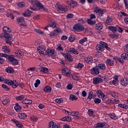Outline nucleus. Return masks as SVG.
<instances>
[{
  "label": "nucleus",
  "instance_id": "nucleus-1",
  "mask_svg": "<svg viewBox=\"0 0 128 128\" xmlns=\"http://www.w3.org/2000/svg\"><path fill=\"white\" fill-rule=\"evenodd\" d=\"M38 8H35L34 6L32 7L30 6V8L31 10L36 12L38 10H42L43 12H48V10L44 6L42 3H38L37 4Z\"/></svg>",
  "mask_w": 128,
  "mask_h": 128
},
{
  "label": "nucleus",
  "instance_id": "nucleus-2",
  "mask_svg": "<svg viewBox=\"0 0 128 128\" xmlns=\"http://www.w3.org/2000/svg\"><path fill=\"white\" fill-rule=\"evenodd\" d=\"M86 28L84 26L80 23H78L74 26L73 30L76 32H84Z\"/></svg>",
  "mask_w": 128,
  "mask_h": 128
},
{
  "label": "nucleus",
  "instance_id": "nucleus-3",
  "mask_svg": "<svg viewBox=\"0 0 128 128\" xmlns=\"http://www.w3.org/2000/svg\"><path fill=\"white\" fill-rule=\"evenodd\" d=\"M7 60H8V62H10V64H12L13 66L18 64V60L14 58V55H9Z\"/></svg>",
  "mask_w": 128,
  "mask_h": 128
},
{
  "label": "nucleus",
  "instance_id": "nucleus-4",
  "mask_svg": "<svg viewBox=\"0 0 128 128\" xmlns=\"http://www.w3.org/2000/svg\"><path fill=\"white\" fill-rule=\"evenodd\" d=\"M4 38H6V44H9V46H12V42H10V40H12V35L8 34V32H5L4 33Z\"/></svg>",
  "mask_w": 128,
  "mask_h": 128
},
{
  "label": "nucleus",
  "instance_id": "nucleus-5",
  "mask_svg": "<svg viewBox=\"0 0 128 128\" xmlns=\"http://www.w3.org/2000/svg\"><path fill=\"white\" fill-rule=\"evenodd\" d=\"M56 10L60 14H64L67 10L66 6L62 4H58L57 6Z\"/></svg>",
  "mask_w": 128,
  "mask_h": 128
},
{
  "label": "nucleus",
  "instance_id": "nucleus-6",
  "mask_svg": "<svg viewBox=\"0 0 128 128\" xmlns=\"http://www.w3.org/2000/svg\"><path fill=\"white\" fill-rule=\"evenodd\" d=\"M17 22L20 24V26H26V23L24 20V18L22 16L18 17L16 19Z\"/></svg>",
  "mask_w": 128,
  "mask_h": 128
},
{
  "label": "nucleus",
  "instance_id": "nucleus-7",
  "mask_svg": "<svg viewBox=\"0 0 128 128\" xmlns=\"http://www.w3.org/2000/svg\"><path fill=\"white\" fill-rule=\"evenodd\" d=\"M66 2L68 4L71 8H76L78 6V2L72 0H66Z\"/></svg>",
  "mask_w": 128,
  "mask_h": 128
},
{
  "label": "nucleus",
  "instance_id": "nucleus-8",
  "mask_svg": "<svg viewBox=\"0 0 128 128\" xmlns=\"http://www.w3.org/2000/svg\"><path fill=\"white\" fill-rule=\"evenodd\" d=\"M91 74L93 76H98V74H100V68H98L97 66L91 69Z\"/></svg>",
  "mask_w": 128,
  "mask_h": 128
},
{
  "label": "nucleus",
  "instance_id": "nucleus-9",
  "mask_svg": "<svg viewBox=\"0 0 128 128\" xmlns=\"http://www.w3.org/2000/svg\"><path fill=\"white\" fill-rule=\"evenodd\" d=\"M62 74L66 76H70V70L68 68H64L62 70Z\"/></svg>",
  "mask_w": 128,
  "mask_h": 128
},
{
  "label": "nucleus",
  "instance_id": "nucleus-10",
  "mask_svg": "<svg viewBox=\"0 0 128 128\" xmlns=\"http://www.w3.org/2000/svg\"><path fill=\"white\" fill-rule=\"evenodd\" d=\"M120 84L123 86H126L128 84V79L126 77L122 78L120 80Z\"/></svg>",
  "mask_w": 128,
  "mask_h": 128
},
{
  "label": "nucleus",
  "instance_id": "nucleus-11",
  "mask_svg": "<svg viewBox=\"0 0 128 128\" xmlns=\"http://www.w3.org/2000/svg\"><path fill=\"white\" fill-rule=\"evenodd\" d=\"M104 80L102 78L96 77L93 79V84H100V82H102Z\"/></svg>",
  "mask_w": 128,
  "mask_h": 128
},
{
  "label": "nucleus",
  "instance_id": "nucleus-12",
  "mask_svg": "<svg viewBox=\"0 0 128 128\" xmlns=\"http://www.w3.org/2000/svg\"><path fill=\"white\" fill-rule=\"evenodd\" d=\"M54 54V49L48 48L45 52V54L48 56H52Z\"/></svg>",
  "mask_w": 128,
  "mask_h": 128
},
{
  "label": "nucleus",
  "instance_id": "nucleus-13",
  "mask_svg": "<svg viewBox=\"0 0 128 128\" xmlns=\"http://www.w3.org/2000/svg\"><path fill=\"white\" fill-rule=\"evenodd\" d=\"M60 32V29H56L52 32H51L50 34H49V36L51 38H54V36H58V34Z\"/></svg>",
  "mask_w": 128,
  "mask_h": 128
},
{
  "label": "nucleus",
  "instance_id": "nucleus-14",
  "mask_svg": "<svg viewBox=\"0 0 128 128\" xmlns=\"http://www.w3.org/2000/svg\"><path fill=\"white\" fill-rule=\"evenodd\" d=\"M62 54L66 58V60H68V62H72L73 60L72 55H68L64 53H62Z\"/></svg>",
  "mask_w": 128,
  "mask_h": 128
},
{
  "label": "nucleus",
  "instance_id": "nucleus-15",
  "mask_svg": "<svg viewBox=\"0 0 128 128\" xmlns=\"http://www.w3.org/2000/svg\"><path fill=\"white\" fill-rule=\"evenodd\" d=\"M68 52L70 54H80V52H78V49L74 48H70L68 49Z\"/></svg>",
  "mask_w": 128,
  "mask_h": 128
},
{
  "label": "nucleus",
  "instance_id": "nucleus-16",
  "mask_svg": "<svg viewBox=\"0 0 128 128\" xmlns=\"http://www.w3.org/2000/svg\"><path fill=\"white\" fill-rule=\"evenodd\" d=\"M49 126L50 128H62V126H60V124H54V122H49Z\"/></svg>",
  "mask_w": 128,
  "mask_h": 128
},
{
  "label": "nucleus",
  "instance_id": "nucleus-17",
  "mask_svg": "<svg viewBox=\"0 0 128 128\" xmlns=\"http://www.w3.org/2000/svg\"><path fill=\"white\" fill-rule=\"evenodd\" d=\"M28 2L33 6H30L32 8H34H34H38V4L40 3V1H36V0H28Z\"/></svg>",
  "mask_w": 128,
  "mask_h": 128
},
{
  "label": "nucleus",
  "instance_id": "nucleus-18",
  "mask_svg": "<svg viewBox=\"0 0 128 128\" xmlns=\"http://www.w3.org/2000/svg\"><path fill=\"white\" fill-rule=\"evenodd\" d=\"M94 12H96V14H100L101 16L104 14V10L98 7H96L94 8Z\"/></svg>",
  "mask_w": 128,
  "mask_h": 128
},
{
  "label": "nucleus",
  "instance_id": "nucleus-19",
  "mask_svg": "<svg viewBox=\"0 0 128 128\" xmlns=\"http://www.w3.org/2000/svg\"><path fill=\"white\" fill-rule=\"evenodd\" d=\"M15 54L18 58H24V52L20 50H18L16 51V52H15Z\"/></svg>",
  "mask_w": 128,
  "mask_h": 128
},
{
  "label": "nucleus",
  "instance_id": "nucleus-20",
  "mask_svg": "<svg viewBox=\"0 0 128 128\" xmlns=\"http://www.w3.org/2000/svg\"><path fill=\"white\" fill-rule=\"evenodd\" d=\"M5 72L8 74H14V70L12 67L8 66L5 69Z\"/></svg>",
  "mask_w": 128,
  "mask_h": 128
},
{
  "label": "nucleus",
  "instance_id": "nucleus-21",
  "mask_svg": "<svg viewBox=\"0 0 128 128\" xmlns=\"http://www.w3.org/2000/svg\"><path fill=\"white\" fill-rule=\"evenodd\" d=\"M98 68L99 70H104L106 68V64H104L100 63L98 64V65L96 66Z\"/></svg>",
  "mask_w": 128,
  "mask_h": 128
},
{
  "label": "nucleus",
  "instance_id": "nucleus-22",
  "mask_svg": "<svg viewBox=\"0 0 128 128\" xmlns=\"http://www.w3.org/2000/svg\"><path fill=\"white\" fill-rule=\"evenodd\" d=\"M84 60L86 64H92V57L88 56L84 58Z\"/></svg>",
  "mask_w": 128,
  "mask_h": 128
},
{
  "label": "nucleus",
  "instance_id": "nucleus-23",
  "mask_svg": "<svg viewBox=\"0 0 128 128\" xmlns=\"http://www.w3.org/2000/svg\"><path fill=\"white\" fill-rule=\"evenodd\" d=\"M106 64H108V66H112L114 64V62L112 60H110V58H108L106 60Z\"/></svg>",
  "mask_w": 128,
  "mask_h": 128
},
{
  "label": "nucleus",
  "instance_id": "nucleus-24",
  "mask_svg": "<svg viewBox=\"0 0 128 128\" xmlns=\"http://www.w3.org/2000/svg\"><path fill=\"white\" fill-rule=\"evenodd\" d=\"M2 50L4 52H6L7 54H8V52H10V49L9 47H8V46H2Z\"/></svg>",
  "mask_w": 128,
  "mask_h": 128
},
{
  "label": "nucleus",
  "instance_id": "nucleus-25",
  "mask_svg": "<svg viewBox=\"0 0 128 128\" xmlns=\"http://www.w3.org/2000/svg\"><path fill=\"white\" fill-rule=\"evenodd\" d=\"M37 48L38 50H40L39 52L41 54H44V52L46 50V46H39Z\"/></svg>",
  "mask_w": 128,
  "mask_h": 128
},
{
  "label": "nucleus",
  "instance_id": "nucleus-26",
  "mask_svg": "<svg viewBox=\"0 0 128 128\" xmlns=\"http://www.w3.org/2000/svg\"><path fill=\"white\" fill-rule=\"evenodd\" d=\"M14 108L15 110H16V112H20V110H22V106H20L18 104V103H16L15 104V106H14Z\"/></svg>",
  "mask_w": 128,
  "mask_h": 128
},
{
  "label": "nucleus",
  "instance_id": "nucleus-27",
  "mask_svg": "<svg viewBox=\"0 0 128 128\" xmlns=\"http://www.w3.org/2000/svg\"><path fill=\"white\" fill-rule=\"evenodd\" d=\"M39 70L41 72H44V74H48V68L46 67H40Z\"/></svg>",
  "mask_w": 128,
  "mask_h": 128
},
{
  "label": "nucleus",
  "instance_id": "nucleus-28",
  "mask_svg": "<svg viewBox=\"0 0 128 128\" xmlns=\"http://www.w3.org/2000/svg\"><path fill=\"white\" fill-rule=\"evenodd\" d=\"M106 124L104 122L98 123L96 124L94 126V128H104Z\"/></svg>",
  "mask_w": 128,
  "mask_h": 128
},
{
  "label": "nucleus",
  "instance_id": "nucleus-29",
  "mask_svg": "<svg viewBox=\"0 0 128 128\" xmlns=\"http://www.w3.org/2000/svg\"><path fill=\"white\" fill-rule=\"evenodd\" d=\"M108 30H111L112 32L114 34L116 32V31L118 30V28L116 26H109L108 27Z\"/></svg>",
  "mask_w": 128,
  "mask_h": 128
},
{
  "label": "nucleus",
  "instance_id": "nucleus-30",
  "mask_svg": "<svg viewBox=\"0 0 128 128\" xmlns=\"http://www.w3.org/2000/svg\"><path fill=\"white\" fill-rule=\"evenodd\" d=\"M44 92H52V87L48 86H46L44 88Z\"/></svg>",
  "mask_w": 128,
  "mask_h": 128
},
{
  "label": "nucleus",
  "instance_id": "nucleus-31",
  "mask_svg": "<svg viewBox=\"0 0 128 128\" xmlns=\"http://www.w3.org/2000/svg\"><path fill=\"white\" fill-rule=\"evenodd\" d=\"M95 28H96L98 30H100L102 29V25L100 23H98L96 24Z\"/></svg>",
  "mask_w": 128,
  "mask_h": 128
},
{
  "label": "nucleus",
  "instance_id": "nucleus-32",
  "mask_svg": "<svg viewBox=\"0 0 128 128\" xmlns=\"http://www.w3.org/2000/svg\"><path fill=\"white\" fill-rule=\"evenodd\" d=\"M22 103L24 104H32V101L30 100L26 99L22 101Z\"/></svg>",
  "mask_w": 128,
  "mask_h": 128
},
{
  "label": "nucleus",
  "instance_id": "nucleus-33",
  "mask_svg": "<svg viewBox=\"0 0 128 128\" xmlns=\"http://www.w3.org/2000/svg\"><path fill=\"white\" fill-rule=\"evenodd\" d=\"M109 94H110V96H113V98H118V94L114 91L109 92Z\"/></svg>",
  "mask_w": 128,
  "mask_h": 128
},
{
  "label": "nucleus",
  "instance_id": "nucleus-34",
  "mask_svg": "<svg viewBox=\"0 0 128 128\" xmlns=\"http://www.w3.org/2000/svg\"><path fill=\"white\" fill-rule=\"evenodd\" d=\"M96 49L99 52H104V48L102 46H101L100 44H97Z\"/></svg>",
  "mask_w": 128,
  "mask_h": 128
},
{
  "label": "nucleus",
  "instance_id": "nucleus-35",
  "mask_svg": "<svg viewBox=\"0 0 128 128\" xmlns=\"http://www.w3.org/2000/svg\"><path fill=\"white\" fill-rule=\"evenodd\" d=\"M18 81H16V80H14L12 81V84H11V86L13 88H18Z\"/></svg>",
  "mask_w": 128,
  "mask_h": 128
},
{
  "label": "nucleus",
  "instance_id": "nucleus-36",
  "mask_svg": "<svg viewBox=\"0 0 128 128\" xmlns=\"http://www.w3.org/2000/svg\"><path fill=\"white\" fill-rule=\"evenodd\" d=\"M61 120L66 122H72V117L66 116L61 119Z\"/></svg>",
  "mask_w": 128,
  "mask_h": 128
},
{
  "label": "nucleus",
  "instance_id": "nucleus-37",
  "mask_svg": "<svg viewBox=\"0 0 128 128\" xmlns=\"http://www.w3.org/2000/svg\"><path fill=\"white\" fill-rule=\"evenodd\" d=\"M121 58L125 60H128V54L126 53H123L121 54Z\"/></svg>",
  "mask_w": 128,
  "mask_h": 128
},
{
  "label": "nucleus",
  "instance_id": "nucleus-38",
  "mask_svg": "<svg viewBox=\"0 0 128 128\" xmlns=\"http://www.w3.org/2000/svg\"><path fill=\"white\" fill-rule=\"evenodd\" d=\"M96 21H92V19L88 18L87 20V24L90 26H94L96 24Z\"/></svg>",
  "mask_w": 128,
  "mask_h": 128
},
{
  "label": "nucleus",
  "instance_id": "nucleus-39",
  "mask_svg": "<svg viewBox=\"0 0 128 128\" xmlns=\"http://www.w3.org/2000/svg\"><path fill=\"white\" fill-rule=\"evenodd\" d=\"M18 118H21L22 120L24 118H26V114L24 113H19Z\"/></svg>",
  "mask_w": 128,
  "mask_h": 128
},
{
  "label": "nucleus",
  "instance_id": "nucleus-40",
  "mask_svg": "<svg viewBox=\"0 0 128 128\" xmlns=\"http://www.w3.org/2000/svg\"><path fill=\"white\" fill-rule=\"evenodd\" d=\"M10 100L8 98H3L2 100V102L3 104H8L10 102Z\"/></svg>",
  "mask_w": 128,
  "mask_h": 128
},
{
  "label": "nucleus",
  "instance_id": "nucleus-41",
  "mask_svg": "<svg viewBox=\"0 0 128 128\" xmlns=\"http://www.w3.org/2000/svg\"><path fill=\"white\" fill-rule=\"evenodd\" d=\"M118 108H124V110H128V106L126 104H118Z\"/></svg>",
  "mask_w": 128,
  "mask_h": 128
},
{
  "label": "nucleus",
  "instance_id": "nucleus-42",
  "mask_svg": "<svg viewBox=\"0 0 128 128\" xmlns=\"http://www.w3.org/2000/svg\"><path fill=\"white\" fill-rule=\"evenodd\" d=\"M12 80L6 79L4 80V84H6L8 86H12Z\"/></svg>",
  "mask_w": 128,
  "mask_h": 128
},
{
  "label": "nucleus",
  "instance_id": "nucleus-43",
  "mask_svg": "<svg viewBox=\"0 0 128 128\" xmlns=\"http://www.w3.org/2000/svg\"><path fill=\"white\" fill-rule=\"evenodd\" d=\"M30 12L32 14V11H30V10H28V12H26L25 13H23V16H30Z\"/></svg>",
  "mask_w": 128,
  "mask_h": 128
},
{
  "label": "nucleus",
  "instance_id": "nucleus-44",
  "mask_svg": "<svg viewBox=\"0 0 128 128\" xmlns=\"http://www.w3.org/2000/svg\"><path fill=\"white\" fill-rule=\"evenodd\" d=\"M86 40H88V38L86 37H85V38H84L80 40L79 41V43L80 44H84V42H86Z\"/></svg>",
  "mask_w": 128,
  "mask_h": 128
},
{
  "label": "nucleus",
  "instance_id": "nucleus-45",
  "mask_svg": "<svg viewBox=\"0 0 128 128\" xmlns=\"http://www.w3.org/2000/svg\"><path fill=\"white\" fill-rule=\"evenodd\" d=\"M84 66V65L83 64H81V63H78L77 65L75 66V68H80V69L82 68Z\"/></svg>",
  "mask_w": 128,
  "mask_h": 128
},
{
  "label": "nucleus",
  "instance_id": "nucleus-46",
  "mask_svg": "<svg viewBox=\"0 0 128 128\" xmlns=\"http://www.w3.org/2000/svg\"><path fill=\"white\" fill-rule=\"evenodd\" d=\"M76 40V36H74V35H72L70 37L68 38V40L70 42H73L74 41Z\"/></svg>",
  "mask_w": 128,
  "mask_h": 128
},
{
  "label": "nucleus",
  "instance_id": "nucleus-47",
  "mask_svg": "<svg viewBox=\"0 0 128 128\" xmlns=\"http://www.w3.org/2000/svg\"><path fill=\"white\" fill-rule=\"evenodd\" d=\"M6 16L8 18H10L12 20L14 18V14L12 13L8 12L6 14Z\"/></svg>",
  "mask_w": 128,
  "mask_h": 128
},
{
  "label": "nucleus",
  "instance_id": "nucleus-48",
  "mask_svg": "<svg viewBox=\"0 0 128 128\" xmlns=\"http://www.w3.org/2000/svg\"><path fill=\"white\" fill-rule=\"evenodd\" d=\"M56 50L58 52H64V48L62 46V44H59Z\"/></svg>",
  "mask_w": 128,
  "mask_h": 128
},
{
  "label": "nucleus",
  "instance_id": "nucleus-49",
  "mask_svg": "<svg viewBox=\"0 0 128 128\" xmlns=\"http://www.w3.org/2000/svg\"><path fill=\"white\" fill-rule=\"evenodd\" d=\"M70 100H78V97L76 96V95L70 94Z\"/></svg>",
  "mask_w": 128,
  "mask_h": 128
},
{
  "label": "nucleus",
  "instance_id": "nucleus-50",
  "mask_svg": "<svg viewBox=\"0 0 128 128\" xmlns=\"http://www.w3.org/2000/svg\"><path fill=\"white\" fill-rule=\"evenodd\" d=\"M3 30L4 32H10V29L8 27L5 26L3 28Z\"/></svg>",
  "mask_w": 128,
  "mask_h": 128
},
{
  "label": "nucleus",
  "instance_id": "nucleus-51",
  "mask_svg": "<svg viewBox=\"0 0 128 128\" xmlns=\"http://www.w3.org/2000/svg\"><path fill=\"white\" fill-rule=\"evenodd\" d=\"M100 44L103 48H104L106 46H108V43L102 41L100 42Z\"/></svg>",
  "mask_w": 128,
  "mask_h": 128
},
{
  "label": "nucleus",
  "instance_id": "nucleus-52",
  "mask_svg": "<svg viewBox=\"0 0 128 128\" xmlns=\"http://www.w3.org/2000/svg\"><path fill=\"white\" fill-rule=\"evenodd\" d=\"M112 22V18L108 16L106 21V24H110V22Z\"/></svg>",
  "mask_w": 128,
  "mask_h": 128
},
{
  "label": "nucleus",
  "instance_id": "nucleus-53",
  "mask_svg": "<svg viewBox=\"0 0 128 128\" xmlns=\"http://www.w3.org/2000/svg\"><path fill=\"white\" fill-rule=\"evenodd\" d=\"M94 103L96 104H100L102 100L99 98H95L94 100Z\"/></svg>",
  "mask_w": 128,
  "mask_h": 128
},
{
  "label": "nucleus",
  "instance_id": "nucleus-54",
  "mask_svg": "<svg viewBox=\"0 0 128 128\" xmlns=\"http://www.w3.org/2000/svg\"><path fill=\"white\" fill-rule=\"evenodd\" d=\"M92 96H94V92H89V95L87 98V100H92Z\"/></svg>",
  "mask_w": 128,
  "mask_h": 128
},
{
  "label": "nucleus",
  "instance_id": "nucleus-55",
  "mask_svg": "<svg viewBox=\"0 0 128 128\" xmlns=\"http://www.w3.org/2000/svg\"><path fill=\"white\" fill-rule=\"evenodd\" d=\"M27 70L30 71V70L31 72H38V69L36 68H34V67H32V68H28L27 69Z\"/></svg>",
  "mask_w": 128,
  "mask_h": 128
},
{
  "label": "nucleus",
  "instance_id": "nucleus-56",
  "mask_svg": "<svg viewBox=\"0 0 128 128\" xmlns=\"http://www.w3.org/2000/svg\"><path fill=\"white\" fill-rule=\"evenodd\" d=\"M24 98V95H21L18 97H16V100H22Z\"/></svg>",
  "mask_w": 128,
  "mask_h": 128
},
{
  "label": "nucleus",
  "instance_id": "nucleus-57",
  "mask_svg": "<svg viewBox=\"0 0 128 128\" xmlns=\"http://www.w3.org/2000/svg\"><path fill=\"white\" fill-rule=\"evenodd\" d=\"M9 55L6 54L0 53V58H6L8 59Z\"/></svg>",
  "mask_w": 128,
  "mask_h": 128
},
{
  "label": "nucleus",
  "instance_id": "nucleus-58",
  "mask_svg": "<svg viewBox=\"0 0 128 128\" xmlns=\"http://www.w3.org/2000/svg\"><path fill=\"white\" fill-rule=\"evenodd\" d=\"M88 114L90 116H92V118H94V111L90 110H88Z\"/></svg>",
  "mask_w": 128,
  "mask_h": 128
},
{
  "label": "nucleus",
  "instance_id": "nucleus-59",
  "mask_svg": "<svg viewBox=\"0 0 128 128\" xmlns=\"http://www.w3.org/2000/svg\"><path fill=\"white\" fill-rule=\"evenodd\" d=\"M72 78L74 80H78V76H77L76 74H72Z\"/></svg>",
  "mask_w": 128,
  "mask_h": 128
},
{
  "label": "nucleus",
  "instance_id": "nucleus-60",
  "mask_svg": "<svg viewBox=\"0 0 128 128\" xmlns=\"http://www.w3.org/2000/svg\"><path fill=\"white\" fill-rule=\"evenodd\" d=\"M34 32H37V34H44V32L40 30V29H34Z\"/></svg>",
  "mask_w": 128,
  "mask_h": 128
},
{
  "label": "nucleus",
  "instance_id": "nucleus-61",
  "mask_svg": "<svg viewBox=\"0 0 128 128\" xmlns=\"http://www.w3.org/2000/svg\"><path fill=\"white\" fill-rule=\"evenodd\" d=\"M18 6L20 8H24V6H26V4H24V2H20L18 4Z\"/></svg>",
  "mask_w": 128,
  "mask_h": 128
},
{
  "label": "nucleus",
  "instance_id": "nucleus-62",
  "mask_svg": "<svg viewBox=\"0 0 128 128\" xmlns=\"http://www.w3.org/2000/svg\"><path fill=\"white\" fill-rule=\"evenodd\" d=\"M110 36L112 38H118V34H112L110 35Z\"/></svg>",
  "mask_w": 128,
  "mask_h": 128
},
{
  "label": "nucleus",
  "instance_id": "nucleus-63",
  "mask_svg": "<svg viewBox=\"0 0 128 128\" xmlns=\"http://www.w3.org/2000/svg\"><path fill=\"white\" fill-rule=\"evenodd\" d=\"M16 126H18V128H22V126H24L22 124V122H20L18 121L16 124Z\"/></svg>",
  "mask_w": 128,
  "mask_h": 128
},
{
  "label": "nucleus",
  "instance_id": "nucleus-64",
  "mask_svg": "<svg viewBox=\"0 0 128 128\" xmlns=\"http://www.w3.org/2000/svg\"><path fill=\"white\" fill-rule=\"evenodd\" d=\"M124 4H125V8H126V10H127L128 12V0H124Z\"/></svg>",
  "mask_w": 128,
  "mask_h": 128
}]
</instances>
